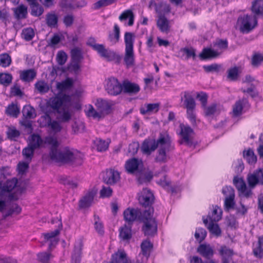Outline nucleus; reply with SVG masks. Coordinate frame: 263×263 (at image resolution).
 I'll list each match as a JSON object with an SVG mask.
<instances>
[{"mask_svg": "<svg viewBox=\"0 0 263 263\" xmlns=\"http://www.w3.org/2000/svg\"><path fill=\"white\" fill-rule=\"evenodd\" d=\"M45 144L50 146L49 157L51 160L56 162L68 163L72 162L75 159L73 149L66 146L58 149L59 143L57 138L49 136L45 137Z\"/></svg>", "mask_w": 263, "mask_h": 263, "instance_id": "nucleus-1", "label": "nucleus"}, {"mask_svg": "<svg viewBox=\"0 0 263 263\" xmlns=\"http://www.w3.org/2000/svg\"><path fill=\"white\" fill-rule=\"evenodd\" d=\"M86 44L88 46L91 47L92 49L96 51L101 57L108 61H115L119 63L121 59V57L114 51L106 49L103 44H97L96 41L93 37H89Z\"/></svg>", "mask_w": 263, "mask_h": 263, "instance_id": "nucleus-2", "label": "nucleus"}, {"mask_svg": "<svg viewBox=\"0 0 263 263\" xmlns=\"http://www.w3.org/2000/svg\"><path fill=\"white\" fill-rule=\"evenodd\" d=\"M154 208L143 211V218L141 222L143 223L142 231L145 235L153 236L157 231V222L153 217Z\"/></svg>", "mask_w": 263, "mask_h": 263, "instance_id": "nucleus-3", "label": "nucleus"}, {"mask_svg": "<svg viewBox=\"0 0 263 263\" xmlns=\"http://www.w3.org/2000/svg\"><path fill=\"white\" fill-rule=\"evenodd\" d=\"M135 38V34L132 32H126L124 34L125 49L124 61L128 67L133 66L135 62L134 52Z\"/></svg>", "mask_w": 263, "mask_h": 263, "instance_id": "nucleus-4", "label": "nucleus"}, {"mask_svg": "<svg viewBox=\"0 0 263 263\" xmlns=\"http://www.w3.org/2000/svg\"><path fill=\"white\" fill-rule=\"evenodd\" d=\"M257 26V18L254 15L245 14L240 16L237 21L236 27L242 33H249Z\"/></svg>", "mask_w": 263, "mask_h": 263, "instance_id": "nucleus-5", "label": "nucleus"}, {"mask_svg": "<svg viewBox=\"0 0 263 263\" xmlns=\"http://www.w3.org/2000/svg\"><path fill=\"white\" fill-rule=\"evenodd\" d=\"M164 135L160 134L159 138L156 140L153 139H145L142 143L141 149L143 154L146 155H150L159 146L160 143H167Z\"/></svg>", "mask_w": 263, "mask_h": 263, "instance_id": "nucleus-6", "label": "nucleus"}, {"mask_svg": "<svg viewBox=\"0 0 263 263\" xmlns=\"http://www.w3.org/2000/svg\"><path fill=\"white\" fill-rule=\"evenodd\" d=\"M164 138L167 143H160L158 154L155 158V161L159 163H165L167 161L166 153L174 149V146L172 144L170 138L165 135Z\"/></svg>", "mask_w": 263, "mask_h": 263, "instance_id": "nucleus-7", "label": "nucleus"}, {"mask_svg": "<svg viewBox=\"0 0 263 263\" xmlns=\"http://www.w3.org/2000/svg\"><path fill=\"white\" fill-rule=\"evenodd\" d=\"M105 89L109 95L118 96L122 92V83L115 77H110L106 80Z\"/></svg>", "mask_w": 263, "mask_h": 263, "instance_id": "nucleus-8", "label": "nucleus"}, {"mask_svg": "<svg viewBox=\"0 0 263 263\" xmlns=\"http://www.w3.org/2000/svg\"><path fill=\"white\" fill-rule=\"evenodd\" d=\"M143 211L138 208L126 209L123 212L124 219L128 225H132L135 221H140L143 218Z\"/></svg>", "mask_w": 263, "mask_h": 263, "instance_id": "nucleus-9", "label": "nucleus"}, {"mask_svg": "<svg viewBox=\"0 0 263 263\" xmlns=\"http://www.w3.org/2000/svg\"><path fill=\"white\" fill-rule=\"evenodd\" d=\"M70 102L69 96L60 93L50 99L49 101V106L55 112L60 110L62 107L65 106V104Z\"/></svg>", "mask_w": 263, "mask_h": 263, "instance_id": "nucleus-10", "label": "nucleus"}, {"mask_svg": "<svg viewBox=\"0 0 263 263\" xmlns=\"http://www.w3.org/2000/svg\"><path fill=\"white\" fill-rule=\"evenodd\" d=\"M180 127L181 129L180 135L181 137L180 143L191 146L193 145V141L191 136L194 133L193 129L189 125L183 124L180 125Z\"/></svg>", "mask_w": 263, "mask_h": 263, "instance_id": "nucleus-11", "label": "nucleus"}, {"mask_svg": "<svg viewBox=\"0 0 263 263\" xmlns=\"http://www.w3.org/2000/svg\"><path fill=\"white\" fill-rule=\"evenodd\" d=\"M139 201L145 208H153L151 207L154 200V196L152 192L147 189H143L139 197Z\"/></svg>", "mask_w": 263, "mask_h": 263, "instance_id": "nucleus-12", "label": "nucleus"}, {"mask_svg": "<svg viewBox=\"0 0 263 263\" xmlns=\"http://www.w3.org/2000/svg\"><path fill=\"white\" fill-rule=\"evenodd\" d=\"M247 181L249 186L254 188L257 184L263 185V168H259L249 174Z\"/></svg>", "mask_w": 263, "mask_h": 263, "instance_id": "nucleus-13", "label": "nucleus"}, {"mask_svg": "<svg viewBox=\"0 0 263 263\" xmlns=\"http://www.w3.org/2000/svg\"><path fill=\"white\" fill-rule=\"evenodd\" d=\"M181 103H182L181 106L187 110H195L196 107V102L194 98L191 93L187 91L181 92Z\"/></svg>", "mask_w": 263, "mask_h": 263, "instance_id": "nucleus-14", "label": "nucleus"}, {"mask_svg": "<svg viewBox=\"0 0 263 263\" xmlns=\"http://www.w3.org/2000/svg\"><path fill=\"white\" fill-rule=\"evenodd\" d=\"M233 184L239 193L246 197H249L251 195V190L247 189L246 184L242 177H234L233 178Z\"/></svg>", "mask_w": 263, "mask_h": 263, "instance_id": "nucleus-15", "label": "nucleus"}, {"mask_svg": "<svg viewBox=\"0 0 263 263\" xmlns=\"http://www.w3.org/2000/svg\"><path fill=\"white\" fill-rule=\"evenodd\" d=\"M115 104L114 101L102 99H97L95 104L101 113L105 114H109L111 112L112 107Z\"/></svg>", "mask_w": 263, "mask_h": 263, "instance_id": "nucleus-16", "label": "nucleus"}, {"mask_svg": "<svg viewBox=\"0 0 263 263\" xmlns=\"http://www.w3.org/2000/svg\"><path fill=\"white\" fill-rule=\"evenodd\" d=\"M120 179V174L119 172L114 169H109L106 171L105 174L103 176V181L107 184L113 185L116 183Z\"/></svg>", "mask_w": 263, "mask_h": 263, "instance_id": "nucleus-17", "label": "nucleus"}, {"mask_svg": "<svg viewBox=\"0 0 263 263\" xmlns=\"http://www.w3.org/2000/svg\"><path fill=\"white\" fill-rule=\"evenodd\" d=\"M140 90L139 85L126 80L122 82V92L128 95H136Z\"/></svg>", "mask_w": 263, "mask_h": 263, "instance_id": "nucleus-18", "label": "nucleus"}, {"mask_svg": "<svg viewBox=\"0 0 263 263\" xmlns=\"http://www.w3.org/2000/svg\"><path fill=\"white\" fill-rule=\"evenodd\" d=\"M221 54V51L214 48H204L199 53V57L202 60H211L219 57Z\"/></svg>", "mask_w": 263, "mask_h": 263, "instance_id": "nucleus-19", "label": "nucleus"}, {"mask_svg": "<svg viewBox=\"0 0 263 263\" xmlns=\"http://www.w3.org/2000/svg\"><path fill=\"white\" fill-rule=\"evenodd\" d=\"M249 104L247 99L243 98L236 102L233 107V118L240 117L242 114V109Z\"/></svg>", "mask_w": 263, "mask_h": 263, "instance_id": "nucleus-20", "label": "nucleus"}, {"mask_svg": "<svg viewBox=\"0 0 263 263\" xmlns=\"http://www.w3.org/2000/svg\"><path fill=\"white\" fill-rule=\"evenodd\" d=\"M96 194V192L92 190L88 191L85 195L80 200L79 207L81 209H85L89 207L93 200Z\"/></svg>", "mask_w": 263, "mask_h": 263, "instance_id": "nucleus-21", "label": "nucleus"}, {"mask_svg": "<svg viewBox=\"0 0 263 263\" xmlns=\"http://www.w3.org/2000/svg\"><path fill=\"white\" fill-rule=\"evenodd\" d=\"M111 263H131L124 250H119L112 254Z\"/></svg>", "mask_w": 263, "mask_h": 263, "instance_id": "nucleus-22", "label": "nucleus"}, {"mask_svg": "<svg viewBox=\"0 0 263 263\" xmlns=\"http://www.w3.org/2000/svg\"><path fill=\"white\" fill-rule=\"evenodd\" d=\"M160 109V103L145 104L140 108V112L142 115H150L157 112Z\"/></svg>", "mask_w": 263, "mask_h": 263, "instance_id": "nucleus-23", "label": "nucleus"}, {"mask_svg": "<svg viewBox=\"0 0 263 263\" xmlns=\"http://www.w3.org/2000/svg\"><path fill=\"white\" fill-rule=\"evenodd\" d=\"M56 112L58 114L57 119L61 122H68L71 119L72 111L66 106H63Z\"/></svg>", "mask_w": 263, "mask_h": 263, "instance_id": "nucleus-24", "label": "nucleus"}, {"mask_svg": "<svg viewBox=\"0 0 263 263\" xmlns=\"http://www.w3.org/2000/svg\"><path fill=\"white\" fill-rule=\"evenodd\" d=\"M141 162V161L136 158L128 160L125 165L126 171L131 174L139 172L138 167Z\"/></svg>", "mask_w": 263, "mask_h": 263, "instance_id": "nucleus-25", "label": "nucleus"}, {"mask_svg": "<svg viewBox=\"0 0 263 263\" xmlns=\"http://www.w3.org/2000/svg\"><path fill=\"white\" fill-rule=\"evenodd\" d=\"M60 234V230L56 229L53 231L44 234V238L46 241H49V249L51 250L58 242L56 236Z\"/></svg>", "mask_w": 263, "mask_h": 263, "instance_id": "nucleus-26", "label": "nucleus"}, {"mask_svg": "<svg viewBox=\"0 0 263 263\" xmlns=\"http://www.w3.org/2000/svg\"><path fill=\"white\" fill-rule=\"evenodd\" d=\"M197 252L206 259L211 258L214 254V251L209 245L201 244L197 248Z\"/></svg>", "mask_w": 263, "mask_h": 263, "instance_id": "nucleus-27", "label": "nucleus"}, {"mask_svg": "<svg viewBox=\"0 0 263 263\" xmlns=\"http://www.w3.org/2000/svg\"><path fill=\"white\" fill-rule=\"evenodd\" d=\"M251 10L257 18L263 17V0L253 1Z\"/></svg>", "mask_w": 263, "mask_h": 263, "instance_id": "nucleus-28", "label": "nucleus"}, {"mask_svg": "<svg viewBox=\"0 0 263 263\" xmlns=\"http://www.w3.org/2000/svg\"><path fill=\"white\" fill-rule=\"evenodd\" d=\"M157 26L161 32L167 33L170 30L169 21L165 16H158Z\"/></svg>", "mask_w": 263, "mask_h": 263, "instance_id": "nucleus-29", "label": "nucleus"}, {"mask_svg": "<svg viewBox=\"0 0 263 263\" xmlns=\"http://www.w3.org/2000/svg\"><path fill=\"white\" fill-rule=\"evenodd\" d=\"M36 72L33 69H29L21 71L20 73V79L25 82L32 81L36 77Z\"/></svg>", "mask_w": 263, "mask_h": 263, "instance_id": "nucleus-30", "label": "nucleus"}, {"mask_svg": "<svg viewBox=\"0 0 263 263\" xmlns=\"http://www.w3.org/2000/svg\"><path fill=\"white\" fill-rule=\"evenodd\" d=\"M153 174L151 172L139 171L136 172V177L139 184L149 182L153 178Z\"/></svg>", "mask_w": 263, "mask_h": 263, "instance_id": "nucleus-31", "label": "nucleus"}, {"mask_svg": "<svg viewBox=\"0 0 263 263\" xmlns=\"http://www.w3.org/2000/svg\"><path fill=\"white\" fill-rule=\"evenodd\" d=\"M44 141L45 138L43 140L40 135L34 134L31 135L28 145L36 149L42 146L43 143L45 144Z\"/></svg>", "mask_w": 263, "mask_h": 263, "instance_id": "nucleus-32", "label": "nucleus"}, {"mask_svg": "<svg viewBox=\"0 0 263 263\" xmlns=\"http://www.w3.org/2000/svg\"><path fill=\"white\" fill-rule=\"evenodd\" d=\"M14 15L17 20L24 19L27 17V8L24 5H21L13 9Z\"/></svg>", "mask_w": 263, "mask_h": 263, "instance_id": "nucleus-33", "label": "nucleus"}, {"mask_svg": "<svg viewBox=\"0 0 263 263\" xmlns=\"http://www.w3.org/2000/svg\"><path fill=\"white\" fill-rule=\"evenodd\" d=\"M254 256L259 259H263V236L259 237L255 247L253 249Z\"/></svg>", "mask_w": 263, "mask_h": 263, "instance_id": "nucleus-34", "label": "nucleus"}, {"mask_svg": "<svg viewBox=\"0 0 263 263\" xmlns=\"http://www.w3.org/2000/svg\"><path fill=\"white\" fill-rule=\"evenodd\" d=\"M203 223L207 227L209 232L212 234L219 236L221 234V230L219 226L217 223H214V222L210 221L208 224V219H203Z\"/></svg>", "mask_w": 263, "mask_h": 263, "instance_id": "nucleus-35", "label": "nucleus"}, {"mask_svg": "<svg viewBox=\"0 0 263 263\" xmlns=\"http://www.w3.org/2000/svg\"><path fill=\"white\" fill-rule=\"evenodd\" d=\"M128 18V25L132 26L134 24L135 15L133 11L130 10H126L123 11L119 17V19L120 21H126Z\"/></svg>", "mask_w": 263, "mask_h": 263, "instance_id": "nucleus-36", "label": "nucleus"}, {"mask_svg": "<svg viewBox=\"0 0 263 263\" xmlns=\"http://www.w3.org/2000/svg\"><path fill=\"white\" fill-rule=\"evenodd\" d=\"M119 236L123 240H128L132 236V225L125 224L121 228Z\"/></svg>", "mask_w": 263, "mask_h": 263, "instance_id": "nucleus-37", "label": "nucleus"}, {"mask_svg": "<svg viewBox=\"0 0 263 263\" xmlns=\"http://www.w3.org/2000/svg\"><path fill=\"white\" fill-rule=\"evenodd\" d=\"M222 263H229L230 259V249L226 246H221L218 250Z\"/></svg>", "mask_w": 263, "mask_h": 263, "instance_id": "nucleus-38", "label": "nucleus"}, {"mask_svg": "<svg viewBox=\"0 0 263 263\" xmlns=\"http://www.w3.org/2000/svg\"><path fill=\"white\" fill-rule=\"evenodd\" d=\"M155 11L158 13V16H164L165 14L170 12L171 7L166 3L161 2L158 3Z\"/></svg>", "mask_w": 263, "mask_h": 263, "instance_id": "nucleus-39", "label": "nucleus"}, {"mask_svg": "<svg viewBox=\"0 0 263 263\" xmlns=\"http://www.w3.org/2000/svg\"><path fill=\"white\" fill-rule=\"evenodd\" d=\"M120 33V28L119 26L116 24L114 26V32H110L108 35V40L112 44H116L119 42Z\"/></svg>", "mask_w": 263, "mask_h": 263, "instance_id": "nucleus-40", "label": "nucleus"}, {"mask_svg": "<svg viewBox=\"0 0 263 263\" xmlns=\"http://www.w3.org/2000/svg\"><path fill=\"white\" fill-rule=\"evenodd\" d=\"M5 113L9 116L17 118L20 113V109L17 104L12 103L6 108Z\"/></svg>", "mask_w": 263, "mask_h": 263, "instance_id": "nucleus-41", "label": "nucleus"}, {"mask_svg": "<svg viewBox=\"0 0 263 263\" xmlns=\"http://www.w3.org/2000/svg\"><path fill=\"white\" fill-rule=\"evenodd\" d=\"M222 210L218 206H215L211 214H209L208 217L210 221L217 222L221 219L222 216Z\"/></svg>", "mask_w": 263, "mask_h": 263, "instance_id": "nucleus-42", "label": "nucleus"}, {"mask_svg": "<svg viewBox=\"0 0 263 263\" xmlns=\"http://www.w3.org/2000/svg\"><path fill=\"white\" fill-rule=\"evenodd\" d=\"M17 183V180L16 178H13L11 180H8L1 186L3 192H10L16 186Z\"/></svg>", "mask_w": 263, "mask_h": 263, "instance_id": "nucleus-43", "label": "nucleus"}, {"mask_svg": "<svg viewBox=\"0 0 263 263\" xmlns=\"http://www.w3.org/2000/svg\"><path fill=\"white\" fill-rule=\"evenodd\" d=\"M243 156L250 164H254L257 161V157L254 154L253 151L251 148L248 149L247 151H243Z\"/></svg>", "mask_w": 263, "mask_h": 263, "instance_id": "nucleus-44", "label": "nucleus"}, {"mask_svg": "<svg viewBox=\"0 0 263 263\" xmlns=\"http://www.w3.org/2000/svg\"><path fill=\"white\" fill-rule=\"evenodd\" d=\"M22 113L26 119H33L36 117L35 109L30 105L25 106L23 109Z\"/></svg>", "mask_w": 263, "mask_h": 263, "instance_id": "nucleus-45", "label": "nucleus"}, {"mask_svg": "<svg viewBox=\"0 0 263 263\" xmlns=\"http://www.w3.org/2000/svg\"><path fill=\"white\" fill-rule=\"evenodd\" d=\"M35 149L28 145L25 147L22 151V154L24 157L25 161L31 162L33 157Z\"/></svg>", "mask_w": 263, "mask_h": 263, "instance_id": "nucleus-46", "label": "nucleus"}, {"mask_svg": "<svg viewBox=\"0 0 263 263\" xmlns=\"http://www.w3.org/2000/svg\"><path fill=\"white\" fill-rule=\"evenodd\" d=\"M58 21V16L54 13H48L46 15V24L51 28L55 27Z\"/></svg>", "mask_w": 263, "mask_h": 263, "instance_id": "nucleus-47", "label": "nucleus"}, {"mask_svg": "<svg viewBox=\"0 0 263 263\" xmlns=\"http://www.w3.org/2000/svg\"><path fill=\"white\" fill-rule=\"evenodd\" d=\"M85 112L88 117H92L93 119H100L101 118V113L97 111L91 105H89L86 107Z\"/></svg>", "mask_w": 263, "mask_h": 263, "instance_id": "nucleus-48", "label": "nucleus"}, {"mask_svg": "<svg viewBox=\"0 0 263 263\" xmlns=\"http://www.w3.org/2000/svg\"><path fill=\"white\" fill-rule=\"evenodd\" d=\"M222 193L224 196H226L224 201V210L226 211H229L230 210V194L229 187L228 186H226L223 187Z\"/></svg>", "mask_w": 263, "mask_h": 263, "instance_id": "nucleus-49", "label": "nucleus"}, {"mask_svg": "<svg viewBox=\"0 0 263 263\" xmlns=\"http://www.w3.org/2000/svg\"><path fill=\"white\" fill-rule=\"evenodd\" d=\"M35 88L41 93L47 92L49 90L48 85L44 81H37L34 84Z\"/></svg>", "mask_w": 263, "mask_h": 263, "instance_id": "nucleus-50", "label": "nucleus"}, {"mask_svg": "<svg viewBox=\"0 0 263 263\" xmlns=\"http://www.w3.org/2000/svg\"><path fill=\"white\" fill-rule=\"evenodd\" d=\"M94 143L97 149L99 152H104L107 149L109 143L104 140L96 139Z\"/></svg>", "mask_w": 263, "mask_h": 263, "instance_id": "nucleus-51", "label": "nucleus"}, {"mask_svg": "<svg viewBox=\"0 0 263 263\" xmlns=\"http://www.w3.org/2000/svg\"><path fill=\"white\" fill-rule=\"evenodd\" d=\"M152 247L153 245L149 241H143L141 244L142 254L145 256H148Z\"/></svg>", "mask_w": 263, "mask_h": 263, "instance_id": "nucleus-52", "label": "nucleus"}, {"mask_svg": "<svg viewBox=\"0 0 263 263\" xmlns=\"http://www.w3.org/2000/svg\"><path fill=\"white\" fill-rule=\"evenodd\" d=\"M11 63V57L8 53H2L0 54V66L3 67H7Z\"/></svg>", "mask_w": 263, "mask_h": 263, "instance_id": "nucleus-53", "label": "nucleus"}, {"mask_svg": "<svg viewBox=\"0 0 263 263\" xmlns=\"http://www.w3.org/2000/svg\"><path fill=\"white\" fill-rule=\"evenodd\" d=\"M117 0H100L93 5L92 9L98 10L101 7H105L114 4Z\"/></svg>", "mask_w": 263, "mask_h": 263, "instance_id": "nucleus-54", "label": "nucleus"}, {"mask_svg": "<svg viewBox=\"0 0 263 263\" xmlns=\"http://www.w3.org/2000/svg\"><path fill=\"white\" fill-rule=\"evenodd\" d=\"M228 43L227 40H219L213 44V47L215 49H218L222 53L224 49L227 48Z\"/></svg>", "mask_w": 263, "mask_h": 263, "instance_id": "nucleus-55", "label": "nucleus"}, {"mask_svg": "<svg viewBox=\"0 0 263 263\" xmlns=\"http://www.w3.org/2000/svg\"><path fill=\"white\" fill-rule=\"evenodd\" d=\"M8 138L11 140H15L20 136V132L15 127H9L7 131Z\"/></svg>", "mask_w": 263, "mask_h": 263, "instance_id": "nucleus-56", "label": "nucleus"}, {"mask_svg": "<svg viewBox=\"0 0 263 263\" xmlns=\"http://www.w3.org/2000/svg\"><path fill=\"white\" fill-rule=\"evenodd\" d=\"M51 121L52 119L50 115L46 114L40 118L38 122L42 127H49V125L51 124Z\"/></svg>", "mask_w": 263, "mask_h": 263, "instance_id": "nucleus-57", "label": "nucleus"}, {"mask_svg": "<svg viewBox=\"0 0 263 263\" xmlns=\"http://www.w3.org/2000/svg\"><path fill=\"white\" fill-rule=\"evenodd\" d=\"M71 55L74 62H79L83 59L81 50L78 48H73L71 50Z\"/></svg>", "mask_w": 263, "mask_h": 263, "instance_id": "nucleus-58", "label": "nucleus"}, {"mask_svg": "<svg viewBox=\"0 0 263 263\" xmlns=\"http://www.w3.org/2000/svg\"><path fill=\"white\" fill-rule=\"evenodd\" d=\"M22 35L26 41H29L34 37V32L32 28H27L23 30Z\"/></svg>", "mask_w": 263, "mask_h": 263, "instance_id": "nucleus-59", "label": "nucleus"}, {"mask_svg": "<svg viewBox=\"0 0 263 263\" xmlns=\"http://www.w3.org/2000/svg\"><path fill=\"white\" fill-rule=\"evenodd\" d=\"M74 0H61L60 2V7L65 10L74 9Z\"/></svg>", "mask_w": 263, "mask_h": 263, "instance_id": "nucleus-60", "label": "nucleus"}, {"mask_svg": "<svg viewBox=\"0 0 263 263\" xmlns=\"http://www.w3.org/2000/svg\"><path fill=\"white\" fill-rule=\"evenodd\" d=\"M31 8V14L33 16H39L41 15L43 12V8L40 6L37 3L30 6Z\"/></svg>", "mask_w": 263, "mask_h": 263, "instance_id": "nucleus-61", "label": "nucleus"}, {"mask_svg": "<svg viewBox=\"0 0 263 263\" xmlns=\"http://www.w3.org/2000/svg\"><path fill=\"white\" fill-rule=\"evenodd\" d=\"M203 107L205 116L207 117L214 115L217 111V104L215 103H213L208 106L205 105V107Z\"/></svg>", "mask_w": 263, "mask_h": 263, "instance_id": "nucleus-62", "label": "nucleus"}, {"mask_svg": "<svg viewBox=\"0 0 263 263\" xmlns=\"http://www.w3.org/2000/svg\"><path fill=\"white\" fill-rule=\"evenodd\" d=\"M220 67L221 65L216 63L203 66L204 70L207 73L218 72L219 71Z\"/></svg>", "mask_w": 263, "mask_h": 263, "instance_id": "nucleus-63", "label": "nucleus"}, {"mask_svg": "<svg viewBox=\"0 0 263 263\" xmlns=\"http://www.w3.org/2000/svg\"><path fill=\"white\" fill-rule=\"evenodd\" d=\"M12 77L9 73H1L0 74V84L8 86L11 83Z\"/></svg>", "mask_w": 263, "mask_h": 263, "instance_id": "nucleus-64", "label": "nucleus"}]
</instances>
